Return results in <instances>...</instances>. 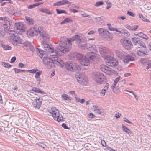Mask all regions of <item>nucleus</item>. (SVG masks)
I'll use <instances>...</instances> for the list:
<instances>
[{"instance_id":"obj_1","label":"nucleus","mask_w":151,"mask_h":151,"mask_svg":"<svg viewBox=\"0 0 151 151\" xmlns=\"http://www.w3.org/2000/svg\"><path fill=\"white\" fill-rule=\"evenodd\" d=\"M50 57L47 55L43 58L42 61L44 65L48 68H50L55 64L57 65L60 67H63L64 65V63L63 60L60 58L56 57L54 54H50Z\"/></svg>"},{"instance_id":"obj_2","label":"nucleus","mask_w":151,"mask_h":151,"mask_svg":"<svg viewBox=\"0 0 151 151\" xmlns=\"http://www.w3.org/2000/svg\"><path fill=\"white\" fill-rule=\"evenodd\" d=\"M59 46L57 47L54 52L52 54H54L56 57L58 56H61L65 52L69 51V48L66 43L60 41L59 44Z\"/></svg>"},{"instance_id":"obj_3","label":"nucleus","mask_w":151,"mask_h":151,"mask_svg":"<svg viewBox=\"0 0 151 151\" xmlns=\"http://www.w3.org/2000/svg\"><path fill=\"white\" fill-rule=\"evenodd\" d=\"M116 55L125 63H128L130 61L134 60L132 56L129 55L124 51L117 50L115 52Z\"/></svg>"},{"instance_id":"obj_4","label":"nucleus","mask_w":151,"mask_h":151,"mask_svg":"<svg viewBox=\"0 0 151 151\" xmlns=\"http://www.w3.org/2000/svg\"><path fill=\"white\" fill-rule=\"evenodd\" d=\"M104 75L101 73H97L93 76V79L96 83L101 84L105 79Z\"/></svg>"},{"instance_id":"obj_5","label":"nucleus","mask_w":151,"mask_h":151,"mask_svg":"<svg viewBox=\"0 0 151 151\" xmlns=\"http://www.w3.org/2000/svg\"><path fill=\"white\" fill-rule=\"evenodd\" d=\"M90 52L87 53L86 55V57L88 58H89L91 60H93L95 58V55L97 52V51L96 49V46L93 45L91 46L89 49L88 50Z\"/></svg>"},{"instance_id":"obj_6","label":"nucleus","mask_w":151,"mask_h":151,"mask_svg":"<svg viewBox=\"0 0 151 151\" xmlns=\"http://www.w3.org/2000/svg\"><path fill=\"white\" fill-rule=\"evenodd\" d=\"M15 35L10 36L9 39L14 45H17L18 44L21 43V39L19 35L17 33H15Z\"/></svg>"},{"instance_id":"obj_7","label":"nucleus","mask_w":151,"mask_h":151,"mask_svg":"<svg viewBox=\"0 0 151 151\" xmlns=\"http://www.w3.org/2000/svg\"><path fill=\"white\" fill-rule=\"evenodd\" d=\"M75 77L78 82L81 84L86 85L87 83V81L84 74L77 73Z\"/></svg>"},{"instance_id":"obj_8","label":"nucleus","mask_w":151,"mask_h":151,"mask_svg":"<svg viewBox=\"0 0 151 151\" xmlns=\"http://www.w3.org/2000/svg\"><path fill=\"white\" fill-rule=\"evenodd\" d=\"M98 32L100 35L105 38L108 37L109 38H112V34L106 29L103 28H99L98 29Z\"/></svg>"},{"instance_id":"obj_9","label":"nucleus","mask_w":151,"mask_h":151,"mask_svg":"<svg viewBox=\"0 0 151 151\" xmlns=\"http://www.w3.org/2000/svg\"><path fill=\"white\" fill-rule=\"evenodd\" d=\"M22 45L24 47V49H25L27 52H30L32 53L31 55H33L35 50L32 43L29 41H26L22 43Z\"/></svg>"},{"instance_id":"obj_10","label":"nucleus","mask_w":151,"mask_h":151,"mask_svg":"<svg viewBox=\"0 0 151 151\" xmlns=\"http://www.w3.org/2000/svg\"><path fill=\"white\" fill-rule=\"evenodd\" d=\"M80 41L77 42V43L81 48L88 50L90 48L91 46H92L89 44L87 43L86 38L81 39L80 36Z\"/></svg>"},{"instance_id":"obj_11","label":"nucleus","mask_w":151,"mask_h":151,"mask_svg":"<svg viewBox=\"0 0 151 151\" xmlns=\"http://www.w3.org/2000/svg\"><path fill=\"white\" fill-rule=\"evenodd\" d=\"M38 33L41 37L44 40H47L49 39V36L48 34L45 31L43 30V27L42 26H39L38 27Z\"/></svg>"},{"instance_id":"obj_12","label":"nucleus","mask_w":151,"mask_h":151,"mask_svg":"<svg viewBox=\"0 0 151 151\" xmlns=\"http://www.w3.org/2000/svg\"><path fill=\"white\" fill-rule=\"evenodd\" d=\"M38 28L35 27L31 28L29 29L27 31L28 35L32 37L34 36L37 35L38 34Z\"/></svg>"},{"instance_id":"obj_13","label":"nucleus","mask_w":151,"mask_h":151,"mask_svg":"<svg viewBox=\"0 0 151 151\" xmlns=\"http://www.w3.org/2000/svg\"><path fill=\"white\" fill-rule=\"evenodd\" d=\"M64 66V68L67 70L73 71L74 70L75 63L72 61H69L65 63Z\"/></svg>"},{"instance_id":"obj_14","label":"nucleus","mask_w":151,"mask_h":151,"mask_svg":"<svg viewBox=\"0 0 151 151\" xmlns=\"http://www.w3.org/2000/svg\"><path fill=\"white\" fill-rule=\"evenodd\" d=\"M122 45L125 49L127 50L131 49L133 47L132 44L129 40H123Z\"/></svg>"},{"instance_id":"obj_15","label":"nucleus","mask_w":151,"mask_h":151,"mask_svg":"<svg viewBox=\"0 0 151 151\" xmlns=\"http://www.w3.org/2000/svg\"><path fill=\"white\" fill-rule=\"evenodd\" d=\"M42 99L40 98L35 99L33 102V106L35 109H37L40 107Z\"/></svg>"},{"instance_id":"obj_16","label":"nucleus","mask_w":151,"mask_h":151,"mask_svg":"<svg viewBox=\"0 0 151 151\" xmlns=\"http://www.w3.org/2000/svg\"><path fill=\"white\" fill-rule=\"evenodd\" d=\"M99 50L101 55L103 57L106 55L108 49L105 47L101 46L99 47Z\"/></svg>"},{"instance_id":"obj_17","label":"nucleus","mask_w":151,"mask_h":151,"mask_svg":"<svg viewBox=\"0 0 151 151\" xmlns=\"http://www.w3.org/2000/svg\"><path fill=\"white\" fill-rule=\"evenodd\" d=\"M45 50L49 54H53L54 52V49L53 47H51L47 44H46L44 45Z\"/></svg>"},{"instance_id":"obj_18","label":"nucleus","mask_w":151,"mask_h":151,"mask_svg":"<svg viewBox=\"0 0 151 151\" xmlns=\"http://www.w3.org/2000/svg\"><path fill=\"white\" fill-rule=\"evenodd\" d=\"M14 27L15 29H16L17 30H19V32H23L24 31L23 26L20 22L15 23L14 26Z\"/></svg>"},{"instance_id":"obj_19","label":"nucleus","mask_w":151,"mask_h":151,"mask_svg":"<svg viewBox=\"0 0 151 151\" xmlns=\"http://www.w3.org/2000/svg\"><path fill=\"white\" fill-rule=\"evenodd\" d=\"M91 108L92 109H93L94 111L96 113L102 114L103 113V109L101 108H100L99 107L96 105L91 106Z\"/></svg>"},{"instance_id":"obj_20","label":"nucleus","mask_w":151,"mask_h":151,"mask_svg":"<svg viewBox=\"0 0 151 151\" xmlns=\"http://www.w3.org/2000/svg\"><path fill=\"white\" fill-rule=\"evenodd\" d=\"M9 19V18L8 19H6V20H5L3 22H2V24L1 25L4 28V29L5 30H9V29L10 25Z\"/></svg>"},{"instance_id":"obj_21","label":"nucleus","mask_w":151,"mask_h":151,"mask_svg":"<svg viewBox=\"0 0 151 151\" xmlns=\"http://www.w3.org/2000/svg\"><path fill=\"white\" fill-rule=\"evenodd\" d=\"M37 50V55L41 58H43L44 57L46 56L47 55L45 54V52L42 50L41 49L36 48Z\"/></svg>"},{"instance_id":"obj_22","label":"nucleus","mask_w":151,"mask_h":151,"mask_svg":"<svg viewBox=\"0 0 151 151\" xmlns=\"http://www.w3.org/2000/svg\"><path fill=\"white\" fill-rule=\"evenodd\" d=\"M100 69L101 71L104 72L106 74L109 73V71H111V68H110L103 65L101 66Z\"/></svg>"},{"instance_id":"obj_23","label":"nucleus","mask_w":151,"mask_h":151,"mask_svg":"<svg viewBox=\"0 0 151 151\" xmlns=\"http://www.w3.org/2000/svg\"><path fill=\"white\" fill-rule=\"evenodd\" d=\"M51 110L50 111V112L48 111L50 114H52V116L53 118L56 116V115L58 114L59 113V111L55 107H52L51 108Z\"/></svg>"},{"instance_id":"obj_24","label":"nucleus","mask_w":151,"mask_h":151,"mask_svg":"<svg viewBox=\"0 0 151 151\" xmlns=\"http://www.w3.org/2000/svg\"><path fill=\"white\" fill-rule=\"evenodd\" d=\"M118 64L117 60L116 59L114 58L110 61L108 62V63L107 64L109 66L111 67H115Z\"/></svg>"},{"instance_id":"obj_25","label":"nucleus","mask_w":151,"mask_h":151,"mask_svg":"<svg viewBox=\"0 0 151 151\" xmlns=\"http://www.w3.org/2000/svg\"><path fill=\"white\" fill-rule=\"evenodd\" d=\"M33 91L36 93H40L42 95L46 94V93L43 91H42V90L41 89L36 87H33L32 88V90H30V91Z\"/></svg>"},{"instance_id":"obj_26","label":"nucleus","mask_w":151,"mask_h":151,"mask_svg":"<svg viewBox=\"0 0 151 151\" xmlns=\"http://www.w3.org/2000/svg\"><path fill=\"white\" fill-rule=\"evenodd\" d=\"M80 64L84 66H88L90 64V60L86 56L84 59L80 62Z\"/></svg>"},{"instance_id":"obj_27","label":"nucleus","mask_w":151,"mask_h":151,"mask_svg":"<svg viewBox=\"0 0 151 151\" xmlns=\"http://www.w3.org/2000/svg\"><path fill=\"white\" fill-rule=\"evenodd\" d=\"M55 116L54 118V119L55 120H56L58 122L60 121H63V117L61 114L60 115L59 113L56 115Z\"/></svg>"},{"instance_id":"obj_28","label":"nucleus","mask_w":151,"mask_h":151,"mask_svg":"<svg viewBox=\"0 0 151 151\" xmlns=\"http://www.w3.org/2000/svg\"><path fill=\"white\" fill-rule=\"evenodd\" d=\"M125 27L129 30L133 31H135L138 28V25H135L133 26H132L129 25L127 24L126 25Z\"/></svg>"},{"instance_id":"obj_29","label":"nucleus","mask_w":151,"mask_h":151,"mask_svg":"<svg viewBox=\"0 0 151 151\" xmlns=\"http://www.w3.org/2000/svg\"><path fill=\"white\" fill-rule=\"evenodd\" d=\"M137 54L138 55L142 57L148 55L147 52L146 51L143 50H137Z\"/></svg>"},{"instance_id":"obj_30","label":"nucleus","mask_w":151,"mask_h":151,"mask_svg":"<svg viewBox=\"0 0 151 151\" xmlns=\"http://www.w3.org/2000/svg\"><path fill=\"white\" fill-rule=\"evenodd\" d=\"M76 57V58L80 63L81 61L83 59H84V58L85 57L83 54L80 53L77 54Z\"/></svg>"},{"instance_id":"obj_31","label":"nucleus","mask_w":151,"mask_h":151,"mask_svg":"<svg viewBox=\"0 0 151 151\" xmlns=\"http://www.w3.org/2000/svg\"><path fill=\"white\" fill-rule=\"evenodd\" d=\"M80 36L78 35H75L72 37L69 38L70 40H71L72 42L76 40L77 43V42L80 41Z\"/></svg>"},{"instance_id":"obj_32","label":"nucleus","mask_w":151,"mask_h":151,"mask_svg":"<svg viewBox=\"0 0 151 151\" xmlns=\"http://www.w3.org/2000/svg\"><path fill=\"white\" fill-rule=\"evenodd\" d=\"M103 57L104 58L105 60L107 63H108V62L110 61L114 58L111 56L108 55H106L105 57Z\"/></svg>"},{"instance_id":"obj_33","label":"nucleus","mask_w":151,"mask_h":151,"mask_svg":"<svg viewBox=\"0 0 151 151\" xmlns=\"http://www.w3.org/2000/svg\"><path fill=\"white\" fill-rule=\"evenodd\" d=\"M42 4V2L37 3L34 4H31L28 6V8L29 9H31L37 6H39V5Z\"/></svg>"},{"instance_id":"obj_34","label":"nucleus","mask_w":151,"mask_h":151,"mask_svg":"<svg viewBox=\"0 0 151 151\" xmlns=\"http://www.w3.org/2000/svg\"><path fill=\"white\" fill-rule=\"evenodd\" d=\"M62 96V98L64 100L70 101L72 99V98L71 97H69V96L65 93L63 94Z\"/></svg>"},{"instance_id":"obj_35","label":"nucleus","mask_w":151,"mask_h":151,"mask_svg":"<svg viewBox=\"0 0 151 151\" xmlns=\"http://www.w3.org/2000/svg\"><path fill=\"white\" fill-rule=\"evenodd\" d=\"M122 130L125 132L126 133L128 134H129L130 132V130L127 127H126V126L124 125L123 124H122Z\"/></svg>"},{"instance_id":"obj_36","label":"nucleus","mask_w":151,"mask_h":151,"mask_svg":"<svg viewBox=\"0 0 151 151\" xmlns=\"http://www.w3.org/2000/svg\"><path fill=\"white\" fill-rule=\"evenodd\" d=\"M6 32V30L3 28H0V37H3L5 35Z\"/></svg>"},{"instance_id":"obj_37","label":"nucleus","mask_w":151,"mask_h":151,"mask_svg":"<svg viewBox=\"0 0 151 151\" xmlns=\"http://www.w3.org/2000/svg\"><path fill=\"white\" fill-rule=\"evenodd\" d=\"M137 45H138V47H137L139 48H142L145 47V44L142 41L140 40H139Z\"/></svg>"},{"instance_id":"obj_38","label":"nucleus","mask_w":151,"mask_h":151,"mask_svg":"<svg viewBox=\"0 0 151 151\" xmlns=\"http://www.w3.org/2000/svg\"><path fill=\"white\" fill-rule=\"evenodd\" d=\"M15 73L23 72H27V70H20L16 68L13 69Z\"/></svg>"},{"instance_id":"obj_39","label":"nucleus","mask_w":151,"mask_h":151,"mask_svg":"<svg viewBox=\"0 0 151 151\" xmlns=\"http://www.w3.org/2000/svg\"><path fill=\"white\" fill-rule=\"evenodd\" d=\"M132 40L135 45H137L139 40V38L134 37L132 38Z\"/></svg>"},{"instance_id":"obj_40","label":"nucleus","mask_w":151,"mask_h":151,"mask_svg":"<svg viewBox=\"0 0 151 151\" xmlns=\"http://www.w3.org/2000/svg\"><path fill=\"white\" fill-rule=\"evenodd\" d=\"M57 13V14H61L62 13H64L66 14H68L67 12L65 10H59L58 9H56Z\"/></svg>"},{"instance_id":"obj_41","label":"nucleus","mask_w":151,"mask_h":151,"mask_svg":"<svg viewBox=\"0 0 151 151\" xmlns=\"http://www.w3.org/2000/svg\"><path fill=\"white\" fill-rule=\"evenodd\" d=\"M2 47L4 50H11L12 47L11 46L7 45H2Z\"/></svg>"},{"instance_id":"obj_42","label":"nucleus","mask_w":151,"mask_h":151,"mask_svg":"<svg viewBox=\"0 0 151 151\" xmlns=\"http://www.w3.org/2000/svg\"><path fill=\"white\" fill-rule=\"evenodd\" d=\"M96 22L100 24H101L103 22V21L101 18L99 17H97L95 18Z\"/></svg>"},{"instance_id":"obj_43","label":"nucleus","mask_w":151,"mask_h":151,"mask_svg":"<svg viewBox=\"0 0 151 151\" xmlns=\"http://www.w3.org/2000/svg\"><path fill=\"white\" fill-rule=\"evenodd\" d=\"M2 65L5 67L8 68H10L11 66L12 65H11L9 64L8 63L2 62Z\"/></svg>"},{"instance_id":"obj_44","label":"nucleus","mask_w":151,"mask_h":151,"mask_svg":"<svg viewBox=\"0 0 151 151\" xmlns=\"http://www.w3.org/2000/svg\"><path fill=\"white\" fill-rule=\"evenodd\" d=\"M6 32L9 33L10 36L15 35V33H17L14 31L13 30H10L9 29V30H6Z\"/></svg>"},{"instance_id":"obj_45","label":"nucleus","mask_w":151,"mask_h":151,"mask_svg":"<svg viewBox=\"0 0 151 151\" xmlns=\"http://www.w3.org/2000/svg\"><path fill=\"white\" fill-rule=\"evenodd\" d=\"M148 60H147L146 59L142 58L140 62L142 64L144 65H146V63H147Z\"/></svg>"},{"instance_id":"obj_46","label":"nucleus","mask_w":151,"mask_h":151,"mask_svg":"<svg viewBox=\"0 0 151 151\" xmlns=\"http://www.w3.org/2000/svg\"><path fill=\"white\" fill-rule=\"evenodd\" d=\"M104 3L102 1H99L96 3L95 6L96 7H98L103 4Z\"/></svg>"},{"instance_id":"obj_47","label":"nucleus","mask_w":151,"mask_h":151,"mask_svg":"<svg viewBox=\"0 0 151 151\" xmlns=\"http://www.w3.org/2000/svg\"><path fill=\"white\" fill-rule=\"evenodd\" d=\"M61 5L64 4H70V2L68 0H62L60 1Z\"/></svg>"},{"instance_id":"obj_48","label":"nucleus","mask_w":151,"mask_h":151,"mask_svg":"<svg viewBox=\"0 0 151 151\" xmlns=\"http://www.w3.org/2000/svg\"><path fill=\"white\" fill-rule=\"evenodd\" d=\"M38 70V69H34L30 70H27V72H29L31 73H35Z\"/></svg>"},{"instance_id":"obj_49","label":"nucleus","mask_w":151,"mask_h":151,"mask_svg":"<svg viewBox=\"0 0 151 151\" xmlns=\"http://www.w3.org/2000/svg\"><path fill=\"white\" fill-rule=\"evenodd\" d=\"M147 65V66L146 67V68L148 69L149 68H151V61L150 60H148L146 65Z\"/></svg>"},{"instance_id":"obj_50","label":"nucleus","mask_w":151,"mask_h":151,"mask_svg":"<svg viewBox=\"0 0 151 151\" xmlns=\"http://www.w3.org/2000/svg\"><path fill=\"white\" fill-rule=\"evenodd\" d=\"M106 92V90L103 88L100 92L101 96H104Z\"/></svg>"},{"instance_id":"obj_51","label":"nucleus","mask_w":151,"mask_h":151,"mask_svg":"<svg viewBox=\"0 0 151 151\" xmlns=\"http://www.w3.org/2000/svg\"><path fill=\"white\" fill-rule=\"evenodd\" d=\"M106 25L108 27L109 30L110 31H113L114 30V28L111 26L110 24H107Z\"/></svg>"},{"instance_id":"obj_52","label":"nucleus","mask_w":151,"mask_h":151,"mask_svg":"<svg viewBox=\"0 0 151 151\" xmlns=\"http://www.w3.org/2000/svg\"><path fill=\"white\" fill-rule=\"evenodd\" d=\"M120 79V77H118L116 78L114 80L113 84L114 85H116L118 82L119 81Z\"/></svg>"},{"instance_id":"obj_53","label":"nucleus","mask_w":151,"mask_h":151,"mask_svg":"<svg viewBox=\"0 0 151 151\" xmlns=\"http://www.w3.org/2000/svg\"><path fill=\"white\" fill-rule=\"evenodd\" d=\"M26 19L27 21L29 23L31 24L32 23V19L31 18L26 17Z\"/></svg>"},{"instance_id":"obj_54","label":"nucleus","mask_w":151,"mask_h":151,"mask_svg":"<svg viewBox=\"0 0 151 151\" xmlns=\"http://www.w3.org/2000/svg\"><path fill=\"white\" fill-rule=\"evenodd\" d=\"M42 73V71H39V72H36L35 76V78L40 77V76Z\"/></svg>"},{"instance_id":"obj_55","label":"nucleus","mask_w":151,"mask_h":151,"mask_svg":"<svg viewBox=\"0 0 151 151\" xmlns=\"http://www.w3.org/2000/svg\"><path fill=\"white\" fill-rule=\"evenodd\" d=\"M76 69L78 70H81V67L79 65L75 63V66L74 69Z\"/></svg>"},{"instance_id":"obj_56","label":"nucleus","mask_w":151,"mask_h":151,"mask_svg":"<svg viewBox=\"0 0 151 151\" xmlns=\"http://www.w3.org/2000/svg\"><path fill=\"white\" fill-rule=\"evenodd\" d=\"M144 33L141 32H138V33L136 35V36L137 35L139 37L142 38L144 35Z\"/></svg>"},{"instance_id":"obj_57","label":"nucleus","mask_w":151,"mask_h":151,"mask_svg":"<svg viewBox=\"0 0 151 151\" xmlns=\"http://www.w3.org/2000/svg\"><path fill=\"white\" fill-rule=\"evenodd\" d=\"M8 18L6 17H0V20H2V23L4 22L5 20H6V19H8Z\"/></svg>"},{"instance_id":"obj_58","label":"nucleus","mask_w":151,"mask_h":151,"mask_svg":"<svg viewBox=\"0 0 151 151\" xmlns=\"http://www.w3.org/2000/svg\"><path fill=\"white\" fill-rule=\"evenodd\" d=\"M88 116L89 118L91 119L95 117V116H94L93 114L91 113H89L88 115Z\"/></svg>"},{"instance_id":"obj_59","label":"nucleus","mask_w":151,"mask_h":151,"mask_svg":"<svg viewBox=\"0 0 151 151\" xmlns=\"http://www.w3.org/2000/svg\"><path fill=\"white\" fill-rule=\"evenodd\" d=\"M18 66L19 67L21 68H24L25 67L24 65L22 63H19Z\"/></svg>"},{"instance_id":"obj_60","label":"nucleus","mask_w":151,"mask_h":151,"mask_svg":"<svg viewBox=\"0 0 151 151\" xmlns=\"http://www.w3.org/2000/svg\"><path fill=\"white\" fill-rule=\"evenodd\" d=\"M127 14L129 16L131 17H134V14L131 11H127Z\"/></svg>"},{"instance_id":"obj_61","label":"nucleus","mask_w":151,"mask_h":151,"mask_svg":"<svg viewBox=\"0 0 151 151\" xmlns=\"http://www.w3.org/2000/svg\"><path fill=\"white\" fill-rule=\"evenodd\" d=\"M16 60V58L15 56L12 57L11 59L10 63H14Z\"/></svg>"},{"instance_id":"obj_62","label":"nucleus","mask_w":151,"mask_h":151,"mask_svg":"<svg viewBox=\"0 0 151 151\" xmlns=\"http://www.w3.org/2000/svg\"><path fill=\"white\" fill-rule=\"evenodd\" d=\"M61 5V1H58L55 3L53 4V6H60V5Z\"/></svg>"},{"instance_id":"obj_63","label":"nucleus","mask_w":151,"mask_h":151,"mask_svg":"<svg viewBox=\"0 0 151 151\" xmlns=\"http://www.w3.org/2000/svg\"><path fill=\"white\" fill-rule=\"evenodd\" d=\"M65 20L66 23L70 22H72V20L69 18H66L65 19Z\"/></svg>"},{"instance_id":"obj_64","label":"nucleus","mask_w":151,"mask_h":151,"mask_svg":"<svg viewBox=\"0 0 151 151\" xmlns=\"http://www.w3.org/2000/svg\"><path fill=\"white\" fill-rule=\"evenodd\" d=\"M107 151H116L115 150L110 147H108L106 149Z\"/></svg>"}]
</instances>
